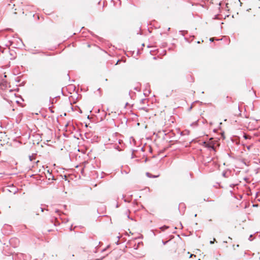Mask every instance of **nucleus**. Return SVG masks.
I'll list each match as a JSON object with an SVG mask.
<instances>
[{
    "instance_id": "nucleus-1",
    "label": "nucleus",
    "mask_w": 260,
    "mask_h": 260,
    "mask_svg": "<svg viewBox=\"0 0 260 260\" xmlns=\"http://www.w3.org/2000/svg\"><path fill=\"white\" fill-rule=\"evenodd\" d=\"M15 7V5L13 3L9 4L7 6V10L10 12L11 14L13 16H15L18 14V12L16 11L17 9L14 8Z\"/></svg>"
},
{
    "instance_id": "nucleus-2",
    "label": "nucleus",
    "mask_w": 260,
    "mask_h": 260,
    "mask_svg": "<svg viewBox=\"0 0 260 260\" xmlns=\"http://www.w3.org/2000/svg\"><path fill=\"white\" fill-rule=\"evenodd\" d=\"M205 143L206 144L207 147L212 148L213 149H215V144L216 142H213L212 141H211L207 143L205 142Z\"/></svg>"
},
{
    "instance_id": "nucleus-3",
    "label": "nucleus",
    "mask_w": 260,
    "mask_h": 260,
    "mask_svg": "<svg viewBox=\"0 0 260 260\" xmlns=\"http://www.w3.org/2000/svg\"><path fill=\"white\" fill-rule=\"evenodd\" d=\"M146 175H147V176L148 177H158V176H159V174H157V175H155V176H152V175H151L150 173H146Z\"/></svg>"
},
{
    "instance_id": "nucleus-4",
    "label": "nucleus",
    "mask_w": 260,
    "mask_h": 260,
    "mask_svg": "<svg viewBox=\"0 0 260 260\" xmlns=\"http://www.w3.org/2000/svg\"><path fill=\"white\" fill-rule=\"evenodd\" d=\"M253 147L252 145H248L246 146V148L248 151H250L251 148Z\"/></svg>"
},
{
    "instance_id": "nucleus-5",
    "label": "nucleus",
    "mask_w": 260,
    "mask_h": 260,
    "mask_svg": "<svg viewBox=\"0 0 260 260\" xmlns=\"http://www.w3.org/2000/svg\"><path fill=\"white\" fill-rule=\"evenodd\" d=\"M192 256L196 257V255H194V254H190V255H189V257H192Z\"/></svg>"
},
{
    "instance_id": "nucleus-6",
    "label": "nucleus",
    "mask_w": 260,
    "mask_h": 260,
    "mask_svg": "<svg viewBox=\"0 0 260 260\" xmlns=\"http://www.w3.org/2000/svg\"><path fill=\"white\" fill-rule=\"evenodd\" d=\"M213 40H214V38H211L210 39V41H213Z\"/></svg>"
},
{
    "instance_id": "nucleus-7",
    "label": "nucleus",
    "mask_w": 260,
    "mask_h": 260,
    "mask_svg": "<svg viewBox=\"0 0 260 260\" xmlns=\"http://www.w3.org/2000/svg\"><path fill=\"white\" fill-rule=\"evenodd\" d=\"M244 137H245V138L246 139H247V137H248V136H246V135H245Z\"/></svg>"
}]
</instances>
